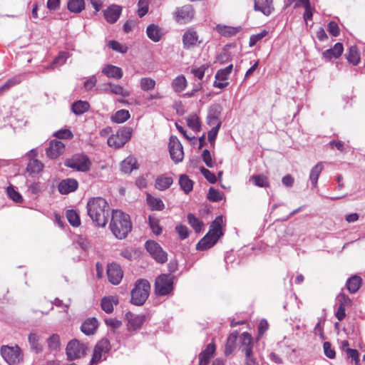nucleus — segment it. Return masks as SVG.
<instances>
[{
  "label": "nucleus",
  "instance_id": "obj_1",
  "mask_svg": "<svg viewBox=\"0 0 365 365\" xmlns=\"http://www.w3.org/2000/svg\"><path fill=\"white\" fill-rule=\"evenodd\" d=\"M87 213L98 227L106 225L110 216V207L107 201L101 197H91L86 205Z\"/></svg>",
  "mask_w": 365,
  "mask_h": 365
},
{
  "label": "nucleus",
  "instance_id": "obj_2",
  "mask_svg": "<svg viewBox=\"0 0 365 365\" xmlns=\"http://www.w3.org/2000/svg\"><path fill=\"white\" fill-rule=\"evenodd\" d=\"M110 229L116 238L126 237L132 229L129 215L118 210H113Z\"/></svg>",
  "mask_w": 365,
  "mask_h": 365
},
{
  "label": "nucleus",
  "instance_id": "obj_3",
  "mask_svg": "<svg viewBox=\"0 0 365 365\" xmlns=\"http://www.w3.org/2000/svg\"><path fill=\"white\" fill-rule=\"evenodd\" d=\"M222 223L223 219L222 216H218L215 218L210 225L209 232L197 244V250H205L215 245L218 239L223 235L222 230Z\"/></svg>",
  "mask_w": 365,
  "mask_h": 365
},
{
  "label": "nucleus",
  "instance_id": "obj_4",
  "mask_svg": "<svg viewBox=\"0 0 365 365\" xmlns=\"http://www.w3.org/2000/svg\"><path fill=\"white\" fill-rule=\"evenodd\" d=\"M150 284L146 279H139L131 292V302L135 305H142L149 295Z\"/></svg>",
  "mask_w": 365,
  "mask_h": 365
},
{
  "label": "nucleus",
  "instance_id": "obj_5",
  "mask_svg": "<svg viewBox=\"0 0 365 365\" xmlns=\"http://www.w3.org/2000/svg\"><path fill=\"white\" fill-rule=\"evenodd\" d=\"M133 129L130 127H123L119 129L116 134L112 135L108 139V145L114 148L123 147L131 138Z\"/></svg>",
  "mask_w": 365,
  "mask_h": 365
},
{
  "label": "nucleus",
  "instance_id": "obj_6",
  "mask_svg": "<svg viewBox=\"0 0 365 365\" xmlns=\"http://www.w3.org/2000/svg\"><path fill=\"white\" fill-rule=\"evenodd\" d=\"M1 354L10 365L17 364L22 360L21 349L17 345L14 346H2L1 347Z\"/></svg>",
  "mask_w": 365,
  "mask_h": 365
},
{
  "label": "nucleus",
  "instance_id": "obj_7",
  "mask_svg": "<svg viewBox=\"0 0 365 365\" xmlns=\"http://www.w3.org/2000/svg\"><path fill=\"white\" fill-rule=\"evenodd\" d=\"M173 289V278L170 274H161L155 279V292L158 295L169 294Z\"/></svg>",
  "mask_w": 365,
  "mask_h": 365
},
{
  "label": "nucleus",
  "instance_id": "obj_8",
  "mask_svg": "<svg viewBox=\"0 0 365 365\" xmlns=\"http://www.w3.org/2000/svg\"><path fill=\"white\" fill-rule=\"evenodd\" d=\"M65 165L78 171L86 172L91 167V161L86 155H76L71 159L67 160Z\"/></svg>",
  "mask_w": 365,
  "mask_h": 365
},
{
  "label": "nucleus",
  "instance_id": "obj_9",
  "mask_svg": "<svg viewBox=\"0 0 365 365\" xmlns=\"http://www.w3.org/2000/svg\"><path fill=\"white\" fill-rule=\"evenodd\" d=\"M145 248L158 262L163 264L168 260L167 253L163 250L162 247L156 242L152 240L147 241Z\"/></svg>",
  "mask_w": 365,
  "mask_h": 365
},
{
  "label": "nucleus",
  "instance_id": "obj_10",
  "mask_svg": "<svg viewBox=\"0 0 365 365\" xmlns=\"http://www.w3.org/2000/svg\"><path fill=\"white\" fill-rule=\"evenodd\" d=\"M86 350V346L76 339L71 341L66 346V354L70 360L82 357Z\"/></svg>",
  "mask_w": 365,
  "mask_h": 365
},
{
  "label": "nucleus",
  "instance_id": "obj_11",
  "mask_svg": "<svg viewBox=\"0 0 365 365\" xmlns=\"http://www.w3.org/2000/svg\"><path fill=\"white\" fill-rule=\"evenodd\" d=\"M168 148L170 157L175 163L182 161L184 158L182 145L176 136L170 138Z\"/></svg>",
  "mask_w": 365,
  "mask_h": 365
},
{
  "label": "nucleus",
  "instance_id": "obj_12",
  "mask_svg": "<svg viewBox=\"0 0 365 365\" xmlns=\"http://www.w3.org/2000/svg\"><path fill=\"white\" fill-rule=\"evenodd\" d=\"M110 349V341L107 339H103L99 341L94 348L91 363L96 364L101 361L103 356L108 352Z\"/></svg>",
  "mask_w": 365,
  "mask_h": 365
},
{
  "label": "nucleus",
  "instance_id": "obj_13",
  "mask_svg": "<svg viewBox=\"0 0 365 365\" xmlns=\"http://www.w3.org/2000/svg\"><path fill=\"white\" fill-rule=\"evenodd\" d=\"M175 19L180 24H185L191 21L194 16V11L191 5H185L177 8L174 13Z\"/></svg>",
  "mask_w": 365,
  "mask_h": 365
},
{
  "label": "nucleus",
  "instance_id": "obj_14",
  "mask_svg": "<svg viewBox=\"0 0 365 365\" xmlns=\"http://www.w3.org/2000/svg\"><path fill=\"white\" fill-rule=\"evenodd\" d=\"M182 41L185 49H190L198 46L202 43L197 32L193 29L187 30L182 36Z\"/></svg>",
  "mask_w": 365,
  "mask_h": 365
},
{
  "label": "nucleus",
  "instance_id": "obj_15",
  "mask_svg": "<svg viewBox=\"0 0 365 365\" xmlns=\"http://www.w3.org/2000/svg\"><path fill=\"white\" fill-rule=\"evenodd\" d=\"M107 276L108 281L113 284H118L123 276V272L119 264L111 263L107 267Z\"/></svg>",
  "mask_w": 365,
  "mask_h": 365
},
{
  "label": "nucleus",
  "instance_id": "obj_16",
  "mask_svg": "<svg viewBox=\"0 0 365 365\" xmlns=\"http://www.w3.org/2000/svg\"><path fill=\"white\" fill-rule=\"evenodd\" d=\"M232 64L229 65L223 69L219 70L215 75L214 86L219 88H224L228 86L227 81L230 74L232 71Z\"/></svg>",
  "mask_w": 365,
  "mask_h": 365
},
{
  "label": "nucleus",
  "instance_id": "obj_17",
  "mask_svg": "<svg viewBox=\"0 0 365 365\" xmlns=\"http://www.w3.org/2000/svg\"><path fill=\"white\" fill-rule=\"evenodd\" d=\"M125 317L128 320V330L130 331L139 329L145 320V315H135L131 312H128Z\"/></svg>",
  "mask_w": 365,
  "mask_h": 365
},
{
  "label": "nucleus",
  "instance_id": "obj_18",
  "mask_svg": "<svg viewBox=\"0 0 365 365\" xmlns=\"http://www.w3.org/2000/svg\"><path fill=\"white\" fill-rule=\"evenodd\" d=\"M254 9L265 16H269L274 10L273 0H254Z\"/></svg>",
  "mask_w": 365,
  "mask_h": 365
},
{
  "label": "nucleus",
  "instance_id": "obj_19",
  "mask_svg": "<svg viewBox=\"0 0 365 365\" xmlns=\"http://www.w3.org/2000/svg\"><path fill=\"white\" fill-rule=\"evenodd\" d=\"M64 148L65 145L62 142L53 140L46 150V155L49 158L56 159L63 154Z\"/></svg>",
  "mask_w": 365,
  "mask_h": 365
},
{
  "label": "nucleus",
  "instance_id": "obj_20",
  "mask_svg": "<svg viewBox=\"0 0 365 365\" xmlns=\"http://www.w3.org/2000/svg\"><path fill=\"white\" fill-rule=\"evenodd\" d=\"M221 114V107L219 105H213L210 107L208 115L207 117V123L210 126H217L219 124V126L221 125V122L220 120V116Z\"/></svg>",
  "mask_w": 365,
  "mask_h": 365
},
{
  "label": "nucleus",
  "instance_id": "obj_21",
  "mask_svg": "<svg viewBox=\"0 0 365 365\" xmlns=\"http://www.w3.org/2000/svg\"><path fill=\"white\" fill-rule=\"evenodd\" d=\"M58 188L60 193L66 195L75 191L78 188V182L74 179L68 178L62 180L59 183Z\"/></svg>",
  "mask_w": 365,
  "mask_h": 365
},
{
  "label": "nucleus",
  "instance_id": "obj_22",
  "mask_svg": "<svg viewBox=\"0 0 365 365\" xmlns=\"http://www.w3.org/2000/svg\"><path fill=\"white\" fill-rule=\"evenodd\" d=\"M121 7L117 5H112L104 11V17L110 23H115L120 17Z\"/></svg>",
  "mask_w": 365,
  "mask_h": 365
},
{
  "label": "nucleus",
  "instance_id": "obj_23",
  "mask_svg": "<svg viewBox=\"0 0 365 365\" xmlns=\"http://www.w3.org/2000/svg\"><path fill=\"white\" fill-rule=\"evenodd\" d=\"M344 47L342 43H336L333 48L326 50L323 52V57L327 60L339 58L343 53Z\"/></svg>",
  "mask_w": 365,
  "mask_h": 365
},
{
  "label": "nucleus",
  "instance_id": "obj_24",
  "mask_svg": "<svg viewBox=\"0 0 365 365\" xmlns=\"http://www.w3.org/2000/svg\"><path fill=\"white\" fill-rule=\"evenodd\" d=\"M215 351V345L212 343L209 344L205 349L199 355V365H207L210 358Z\"/></svg>",
  "mask_w": 365,
  "mask_h": 365
},
{
  "label": "nucleus",
  "instance_id": "obj_25",
  "mask_svg": "<svg viewBox=\"0 0 365 365\" xmlns=\"http://www.w3.org/2000/svg\"><path fill=\"white\" fill-rule=\"evenodd\" d=\"M118 304V299L116 296L105 297L101 300V308L108 314H110L113 310L114 305Z\"/></svg>",
  "mask_w": 365,
  "mask_h": 365
},
{
  "label": "nucleus",
  "instance_id": "obj_26",
  "mask_svg": "<svg viewBox=\"0 0 365 365\" xmlns=\"http://www.w3.org/2000/svg\"><path fill=\"white\" fill-rule=\"evenodd\" d=\"M102 73L109 78L120 79L123 76V71L120 68L113 65H107L102 71Z\"/></svg>",
  "mask_w": 365,
  "mask_h": 365
},
{
  "label": "nucleus",
  "instance_id": "obj_27",
  "mask_svg": "<svg viewBox=\"0 0 365 365\" xmlns=\"http://www.w3.org/2000/svg\"><path fill=\"white\" fill-rule=\"evenodd\" d=\"M173 182V180L171 177L162 175L156 178L155 186L156 189L163 191L168 189Z\"/></svg>",
  "mask_w": 365,
  "mask_h": 365
},
{
  "label": "nucleus",
  "instance_id": "obj_28",
  "mask_svg": "<svg viewBox=\"0 0 365 365\" xmlns=\"http://www.w3.org/2000/svg\"><path fill=\"white\" fill-rule=\"evenodd\" d=\"M146 33L148 38L154 42H158L163 35L161 29L155 24H150L147 27Z\"/></svg>",
  "mask_w": 365,
  "mask_h": 365
},
{
  "label": "nucleus",
  "instance_id": "obj_29",
  "mask_svg": "<svg viewBox=\"0 0 365 365\" xmlns=\"http://www.w3.org/2000/svg\"><path fill=\"white\" fill-rule=\"evenodd\" d=\"M98 327V321L96 318L86 319L81 325V331L86 335H91L94 333Z\"/></svg>",
  "mask_w": 365,
  "mask_h": 365
},
{
  "label": "nucleus",
  "instance_id": "obj_30",
  "mask_svg": "<svg viewBox=\"0 0 365 365\" xmlns=\"http://www.w3.org/2000/svg\"><path fill=\"white\" fill-rule=\"evenodd\" d=\"M361 282H362V279L359 276L354 275V276L351 277L346 281V285L347 289L349 290V292L350 293L356 292L359 289V288L361 285Z\"/></svg>",
  "mask_w": 365,
  "mask_h": 365
},
{
  "label": "nucleus",
  "instance_id": "obj_31",
  "mask_svg": "<svg viewBox=\"0 0 365 365\" xmlns=\"http://www.w3.org/2000/svg\"><path fill=\"white\" fill-rule=\"evenodd\" d=\"M146 201L152 210L161 211L164 209L163 202L158 197H155L150 194L147 195Z\"/></svg>",
  "mask_w": 365,
  "mask_h": 365
},
{
  "label": "nucleus",
  "instance_id": "obj_32",
  "mask_svg": "<svg viewBox=\"0 0 365 365\" xmlns=\"http://www.w3.org/2000/svg\"><path fill=\"white\" fill-rule=\"evenodd\" d=\"M324 168L323 163L322 162L318 163L311 170L309 174V180L314 187L317 186L318 178Z\"/></svg>",
  "mask_w": 365,
  "mask_h": 365
},
{
  "label": "nucleus",
  "instance_id": "obj_33",
  "mask_svg": "<svg viewBox=\"0 0 365 365\" xmlns=\"http://www.w3.org/2000/svg\"><path fill=\"white\" fill-rule=\"evenodd\" d=\"M90 105L87 101H78L72 104V111L77 115H80L89 110Z\"/></svg>",
  "mask_w": 365,
  "mask_h": 365
},
{
  "label": "nucleus",
  "instance_id": "obj_34",
  "mask_svg": "<svg viewBox=\"0 0 365 365\" xmlns=\"http://www.w3.org/2000/svg\"><path fill=\"white\" fill-rule=\"evenodd\" d=\"M215 29L219 34L227 37L235 36L240 31V28L238 27L223 25H217Z\"/></svg>",
  "mask_w": 365,
  "mask_h": 365
},
{
  "label": "nucleus",
  "instance_id": "obj_35",
  "mask_svg": "<svg viewBox=\"0 0 365 365\" xmlns=\"http://www.w3.org/2000/svg\"><path fill=\"white\" fill-rule=\"evenodd\" d=\"M179 184L181 189L186 194H188L192 190L193 182L186 175H180L179 179Z\"/></svg>",
  "mask_w": 365,
  "mask_h": 365
},
{
  "label": "nucleus",
  "instance_id": "obj_36",
  "mask_svg": "<svg viewBox=\"0 0 365 365\" xmlns=\"http://www.w3.org/2000/svg\"><path fill=\"white\" fill-rule=\"evenodd\" d=\"M106 90H109L111 93L121 96L122 97H128L130 96V92L128 90L123 88V86L120 85H115L112 83H108L106 85Z\"/></svg>",
  "mask_w": 365,
  "mask_h": 365
},
{
  "label": "nucleus",
  "instance_id": "obj_37",
  "mask_svg": "<svg viewBox=\"0 0 365 365\" xmlns=\"http://www.w3.org/2000/svg\"><path fill=\"white\" fill-rule=\"evenodd\" d=\"M250 180L259 187H267L269 186L268 178L264 175H254L250 178Z\"/></svg>",
  "mask_w": 365,
  "mask_h": 365
},
{
  "label": "nucleus",
  "instance_id": "obj_38",
  "mask_svg": "<svg viewBox=\"0 0 365 365\" xmlns=\"http://www.w3.org/2000/svg\"><path fill=\"white\" fill-rule=\"evenodd\" d=\"M238 334L237 332H233L230 334L227 339V343L225 345V354L229 355L230 354L234 349H235V344L237 339Z\"/></svg>",
  "mask_w": 365,
  "mask_h": 365
},
{
  "label": "nucleus",
  "instance_id": "obj_39",
  "mask_svg": "<svg viewBox=\"0 0 365 365\" xmlns=\"http://www.w3.org/2000/svg\"><path fill=\"white\" fill-rule=\"evenodd\" d=\"M346 59L350 63H352L354 66L357 65L359 63L360 54L356 46H353L349 48Z\"/></svg>",
  "mask_w": 365,
  "mask_h": 365
},
{
  "label": "nucleus",
  "instance_id": "obj_40",
  "mask_svg": "<svg viewBox=\"0 0 365 365\" xmlns=\"http://www.w3.org/2000/svg\"><path fill=\"white\" fill-rule=\"evenodd\" d=\"M135 168V160L131 157L125 158L120 164V169L125 173H130Z\"/></svg>",
  "mask_w": 365,
  "mask_h": 365
},
{
  "label": "nucleus",
  "instance_id": "obj_41",
  "mask_svg": "<svg viewBox=\"0 0 365 365\" xmlns=\"http://www.w3.org/2000/svg\"><path fill=\"white\" fill-rule=\"evenodd\" d=\"M85 7L84 0H69L68 9L73 13H80Z\"/></svg>",
  "mask_w": 365,
  "mask_h": 365
},
{
  "label": "nucleus",
  "instance_id": "obj_42",
  "mask_svg": "<svg viewBox=\"0 0 365 365\" xmlns=\"http://www.w3.org/2000/svg\"><path fill=\"white\" fill-rule=\"evenodd\" d=\"M130 118L128 110L121 109L118 110L112 117L111 120L114 123H122L126 121Z\"/></svg>",
  "mask_w": 365,
  "mask_h": 365
},
{
  "label": "nucleus",
  "instance_id": "obj_43",
  "mask_svg": "<svg viewBox=\"0 0 365 365\" xmlns=\"http://www.w3.org/2000/svg\"><path fill=\"white\" fill-rule=\"evenodd\" d=\"M187 81L184 76H178L176 77L173 83L172 87L175 92H181L186 86Z\"/></svg>",
  "mask_w": 365,
  "mask_h": 365
},
{
  "label": "nucleus",
  "instance_id": "obj_44",
  "mask_svg": "<svg viewBox=\"0 0 365 365\" xmlns=\"http://www.w3.org/2000/svg\"><path fill=\"white\" fill-rule=\"evenodd\" d=\"M29 342L31 348L36 352H40L42 351V346L39 343V337L36 333H31L29 335Z\"/></svg>",
  "mask_w": 365,
  "mask_h": 365
},
{
  "label": "nucleus",
  "instance_id": "obj_45",
  "mask_svg": "<svg viewBox=\"0 0 365 365\" xmlns=\"http://www.w3.org/2000/svg\"><path fill=\"white\" fill-rule=\"evenodd\" d=\"M43 164L38 160H31L28 163L26 170L30 174H36L43 169Z\"/></svg>",
  "mask_w": 365,
  "mask_h": 365
},
{
  "label": "nucleus",
  "instance_id": "obj_46",
  "mask_svg": "<svg viewBox=\"0 0 365 365\" xmlns=\"http://www.w3.org/2000/svg\"><path fill=\"white\" fill-rule=\"evenodd\" d=\"M187 220L196 232H200L202 230L203 226L202 222L197 218L193 214H188Z\"/></svg>",
  "mask_w": 365,
  "mask_h": 365
},
{
  "label": "nucleus",
  "instance_id": "obj_47",
  "mask_svg": "<svg viewBox=\"0 0 365 365\" xmlns=\"http://www.w3.org/2000/svg\"><path fill=\"white\" fill-rule=\"evenodd\" d=\"M68 53L61 51L59 53L58 56L54 58L52 63L46 67L48 68H54L56 66H61L64 64L68 58Z\"/></svg>",
  "mask_w": 365,
  "mask_h": 365
},
{
  "label": "nucleus",
  "instance_id": "obj_48",
  "mask_svg": "<svg viewBox=\"0 0 365 365\" xmlns=\"http://www.w3.org/2000/svg\"><path fill=\"white\" fill-rule=\"evenodd\" d=\"M66 217L69 223L73 227H78L81 224L80 217L78 213L73 210H69L66 212Z\"/></svg>",
  "mask_w": 365,
  "mask_h": 365
},
{
  "label": "nucleus",
  "instance_id": "obj_49",
  "mask_svg": "<svg viewBox=\"0 0 365 365\" xmlns=\"http://www.w3.org/2000/svg\"><path fill=\"white\" fill-rule=\"evenodd\" d=\"M140 88L144 91L153 90L155 86V81L150 78H142L140 81Z\"/></svg>",
  "mask_w": 365,
  "mask_h": 365
},
{
  "label": "nucleus",
  "instance_id": "obj_50",
  "mask_svg": "<svg viewBox=\"0 0 365 365\" xmlns=\"http://www.w3.org/2000/svg\"><path fill=\"white\" fill-rule=\"evenodd\" d=\"M187 125L195 132L200 129V124L198 117L196 115H190L187 119Z\"/></svg>",
  "mask_w": 365,
  "mask_h": 365
},
{
  "label": "nucleus",
  "instance_id": "obj_51",
  "mask_svg": "<svg viewBox=\"0 0 365 365\" xmlns=\"http://www.w3.org/2000/svg\"><path fill=\"white\" fill-rule=\"evenodd\" d=\"M148 222L153 232L156 235H160L162 232V227L159 225V220L155 217L149 216Z\"/></svg>",
  "mask_w": 365,
  "mask_h": 365
},
{
  "label": "nucleus",
  "instance_id": "obj_52",
  "mask_svg": "<svg viewBox=\"0 0 365 365\" xmlns=\"http://www.w3.org/2000/svg\"><path fill=\"white\" fill-rule=\"evenodd\" d=\"M21 82V79L18 76L13 77L9 79L4 85L0 86V92L2 93L10 89L11 87L19 84Z\"/></svg>",
  "mask_w": 365,
  "mask_h": 365
},
{
  "label": "nucleus",
  "instance_id": "obj_53",
  "mask_svg": "<svg viewBox=\"0 0 365 365\" xmlns=\"http://www.w3.org/2000/svg\"><path fill=\"white\" fill-rule=\"evenodd\" d=\"M48 346L51 349L57 350L60 348V337L58 334H53L48 339Z\"/></svg>",
  "mask_w": 365,
  "mask_h": 365
},
{
  "label": "nucleus",
  "instance_id": "obj_54",
  "mask_svg": "<svg viewBox=\"0 0 365 365\" xmlns=\"http://www.w3.org/2000/svg\"><path fill=\"white\" fill-rule=\"evenodd\" d=\"M207 198L212 202H219L222 199V195L219 190L210 187L207 193Z\"/></svg>",
  "mask_w": 365,
  "mask_h": 365
},
{
  "label": "nucleus",
  "instance_id": "obj_55",
  "mask_svg": "<svg viewBox=\"0 0 365 365\" xmlns=\"http://www.w3.org/2000/svg\"><path fill=\"white\" fill-rule=\"evenodd\" d=\"M108 46L113 50L121 53H125L128 51V47L120 44L116 41L112 40L108 42Z\"/></svg>",
  "mask_w": 365,
  "mask_h": 365
},
{
  "label": "nucleus",
  "instance_id": "obj_56",
  "mask_svg": "<svg viewBox=\"0 0 365 365\" xmlns=\"http://www.w3.org/2000/svg\"><path fill=\"white\" fill-rule=\"evenodd\" d=\"M242 351L245 354V365H255V359L252 356V348H243Z\"/></svg>",
  "mask_w": 365,
  "mask_h": 365
},
{
  "label": "nucleus",
  "instance_id": "obj_57",
  "mask_svg": "<svg viewBox=\"0 0 365 365\" xmlns=\"http://www.w3.org/2000/svg\"><path fill=\"white\" fill-rule=\"evenodd\" d=\"M7 194L9 197L16 202H21L23 201L21 195L14 190L13 186L7 187Z\"/></svg>",
  "mask_w": 365,
  "mask_h": 365
},
{
  "label": "nucleus",
  "instance_id": "obj_58",
  "mask_svg": "<svg viewBox=\"0 0 365 365\" xmlns=\"http://www.w3.org/2000/svg\"><path fill=\"white\" fill-rule=\"evenodd\" d=\"M138 14L140 17L144 16L148 11V1L139 0L138 1Z\"/></svg>",
  "mask_w": 365,
  "mask_h": 365
},
{
  "label": "nucleus",
  "instance_id": "obj_59",
  "mask_svg": "<svg viewBox=\"0 0 365 365\" xmlns=\"http://www.w3.org/2000/svg\"><path fill=\"white\" fill-rule=\"evenodd\" d=\"M202 158L207 167L212 168L214 166V161L212 160L211 154L208 150L205 149L202 151Z\"/></svg>",
  "mask_w": 365,
  "mask_h": 365
},
{
  "label": "nucleus",
  "instance_id": "obj_60",
  "mask_svg": "<svg viewBox=\"0 0 365 365\" xmlns=\"http://www.w3.org/2000/svg\"><path fill=\"white\" fill-rule=\"evenodd\" d=\"M337 301L339 306L349 307L351 305V300L344 293H340L337 296Z\"/></svg>",
  "mask_w": 365,
  "mask_h": 365
},
{
  "label": "nucleus",
  "instance_id": "obj_61",
  "mask_svg": "<svg viewBox=\"0 0 365 365\" xmlns=\"http://www.w3.org/2000/svg\"><path fill=\"white\" fill-rule=\"evenodd\" d=\"M54 135L59 139H71L73 136L72 132L68 129L58 130Z\"/></svg>",
  "mask_w": 365,
  "mask_h": 365
},
{
  "label": "nucleus",
  "instance_id": "obj_62",
  "mask_svg": "<svg viewBox=\"0 0 365 365\" xmlns=\"http://www.w3.org/2000/svg\"><path fill=\"white\" fill-rule=\"evenodd\" d=\"M200 171L204 177L211 183H215L217 181L216 176L214 173L210 172L208 169L202 167Z\"/></svg>",
  "mask_w": 365,
  "mask_h": 365
},
{
  "label": "nucleus",
  "instance_id": "obj_63",
  "mask_svg": "<svg viewBox=\"0 0 365 365\" xmlns=\"http://www.w3.org/2000/svg\"><path fill=\"white\" fill-rule=\"evenodd\" d=\"M241 340H242V349L247 348V347L252 348V339L250 334H249L247 332H244L242 334Z\"/></svg>",
  "mask_w": 365,
  "mask_h": 365
},
{
  "label": "nucleus",
  "instance_id": "obj_64",
  "mask_svg": "<svg viewBox=\"0 0 365 365\" xmlns=\"http://www.w3.org/2000/svg\"><path fill=\"white\" fill-rule=\"evenodd\" d=\"M324 354L329 359H334L335 357V351L331 348V343L326 341L323 345Z\"/></svg>",
  "mask_w": 365,
  "mask_h": 365
}]
</instances>
